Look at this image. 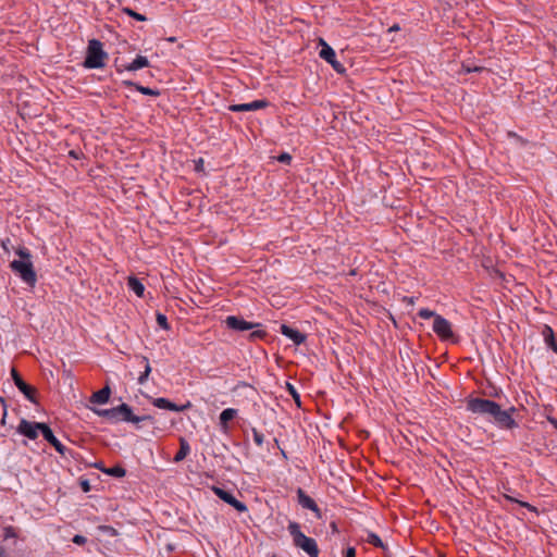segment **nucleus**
Returning <instances> with one entry per match:
<instances>
[{"label":"nucleus","instance_id":"obj_1","mask_svg":"<svg viewBox=\"0 0 557 557\" xmlns=\"http://www.w3.org/2000/svg\"><path fill=\"white\" fill-rule=\"evenodd\" d=\"M95 412L113 423L119 421L139 423L147 420L152 421L153 419L151 416H135L127 404H121L120 406L111 409L95 410Z\"/></svg>","mask_w":557,"mask_h":557},{"label":"nucleus","instance_id":"obj_2","mask_svg":"<svg viewBox=\"0 0 557 557\" xmlns=\"http://www.w3.org/2000/svg\"><path fill=\"white\" fill-rule=\"evenodd\" d=\"M21 260H13L10 264L12 271L17 273L20 277L29 286H35L37 275L34 270L33 263L29 260L30 253L26 248H21L16 251Z\"/></svg>","mask_w":557,"mask_h":557},{"label":"nucleus","instance_id":"obj_3","mask_svg":"<svg viewBox=\"0 0 557 557\" xmlns=\"http://www.w3.org/2000/svg\"><path fill=\"white\" fill-rule=\"evenodd\" d=\"M288 532L293 537L294 545L298 548H301L304 552H306L310 557H318L319 556V547L317 542L306 536L300 531V525L297 522H289L288 524Z\"/></svg>","mask_w":557,"mask_h":557},{"label":"nucleus","instance_id":"obj_4","mask_svg":"<svg viewBox=\"0 0 557 557\" xmlns=\"http://www.w3.org/2000/svg\"><path fill=\"white\" fill-rule=\"evenodd\" d=\"M108 58L107 52L102 48L101 41L91 39L88 42L87 54L84 66L87 69H100L104 66V60Z\"/></svg>","mask_w":557,"mask_h":557},{"label":"nucleus","instance_id":"obj_5","mask_svg":"<svg viewBox=\"0 0 557 557\" xmlns=\"http://www.w3.org/2000/svg\"><path fill=\"white\" fill-rule=\"evenodd\" d=\"M433 332L443 342H451L454 344L459 342V337L455 335L453 331L451 323L442 315L435 317V320L433 321Z\"/></svg>","mask_w":557,"mask_h":557},{"label":"nucleus","instance_id":"obj_6","mask_svg":"<svg viewBox=\"0 0 557 557\" xmlns=\"http://www.w3.org/2000/svg\"><path fill=\"white\" fill-rule=\"evenodd\" d=\"M498 404L494 400L484 399V398H471L467 403V408L473 413L481 414H490L494 416L496 409H498Z\"/></svg>","mask_w":557,"mask_h":557},{"label":"nucleus","instance_id":"obj_7","mask_svg":"<svg viewBox=\"0 0 557 557\" xmlns=\"http://www.w3.org/2000/svg\"><path fill=\"white\" fill-rule=\"evenodd\" d=\"M44 428H46V423L30 422L22 419L17 426V432L29 440H36L38 437V432H44Z\"/></svg>","mask_w":557,"mask_h":557},{"label":"nucleus","instance_id":"obj_8","mask_svg":"<svg viewBox=\"0 0 557 557\" xmlns=\"http://www.w3.org/2000/svg\"><path fill=\"white\" fill-rule=\"evenodd\" d=\"M11 375L16 387L25 395V397L32 403H37L36 395L37 389L34 386L28 385L23 377L20 375L15 368H12Z\"/></svg>","mask_w":557,"mask_h":557},{"label":"nucleus","instance_id":"obj_9","mask_svg":"<svg viewBox=\"0 0 557 557\" xmlns=\"http://www.w3.org/2000/svg\"><path fill=\"white\" fill-rule=\"evenodd\" d=\"M515 411V407H511L508 410H502L500 406H498V409H496L493 418L500 428L511 430L517 426V422L511 416Z\"/></svg>","mask_w":557,"mask_h":557},{"label":"nucleus","instance_id":"obj_10","mask_svg":"<svg viewBox=\"0 0 557 557\" xmlns=\"http://www.w3.org/2000/svg\"><path fill=\"white\" fill-rule=\"evenodd\" d=\"M320 44L322 46V49L320 50V57L325 60L326 62H329L332 67L337 72V73H344L345 72V67L342 63H339L337 60H336V54H335V51L332 47H330L323 39H320Z\"/></svg>","mask_w":557,"mask_h":557},{"label":"nucleus","instance_id":"obj_11","mask_svg":"<svg viewBox=\"0 0 557 557\" xmlns=\"http://www.w3.org/2000/svg\"><path fill=\"white\" fill-rule=\"evenodd\" d=\"M225 325L233 331H249L261 326L260 323L248 322L242 317L228 315L224 321Z\"/></svg>","mask_w":557,"mask_h":557},{"label":"nucleus","instance_id":"obj_12","mask_svg":"<svg viewBox=\"0 0 557 557\" xmlns=\"http://www.w3.org/2000/svg\"><path fill=\"white\" fill-rule=\"evenodd\" d=\"M212 491L220 499L234 507L238 512L247 511V506L237 500L232 493L218 486H212Z\"/></svg>","mask_w":557,"mask_h":557},{"label":"nucleus","instance_id":"obj_13","mask_svg":"<svg viewBox=\"0 0 557 557\" xmlns=\"http://www.w3.org/2000/svg\"><path fill=\"white\" fill-rule=\"evenodd\" d=\"M152 405L160 409H166V410L178 411V412L188 410L193 407V404L189 400H187L183 405H176L163 397L154 398L152 400Z\"/></svg>","mask_w":557,"mask_h":557},{"label":"nucleus","instance_id":"obj_14","mask_svg":"<svg viewBox=\"0 0 557 557\" xmlns=\"http://www.w3.org/2000/svg\"><path fill=\"white\" fill-rule=\"evenodd\" d=\"M270 106L269 101L265 99H258L249 103L242 104H231L228 106V110L232 112H245V111H256L260 109H265Z\"/></svg>","mask_w":557,"mask_h":557},{"label":"nucleus","instance_id":"obj_15","mask_svg":"<svg viewBox=\"0 0 557 557\" xmlns=\"http://www.w3.org/2000/svg\"><path fill=\"white\" fill-rule=\"evenodd\" d=\"M297 498H298V503L301 507L313 511L315 517L318 519H321L322 512H321L320 508L318 507L317 503L314 502L313 498H311L309 495H307L302 488L297 490Z\"/></svg>","mask_w":557,"mask_h":557},{"label":"nucleus","instance_id":"obj_16","mask_svg":"<svg viewBox=\"0 0 557 557\" xmlns=\"http://www.w3.org/2000/svg\"><path fill=\"white\" fill-rule=\"evenodd\" d=\"M42 436L44 438L54 447V449L62 456L65 455L66 447L54 436L52 430L48 424L44 428Z\"/></svg>","mask_w":557,"mask_h":557},{"label":"nucleus","instance_id":"obj_17","mask_svg":"<svg viewBox=\"0 0 557 557\" xmlns=\"http://www.w3.org/2000/svg\"><path fill=\"white\" fill-rule=\"evenodd\" d=\"M281 332L283 335L290 338L294 342V344H296V345H300V344L305 343V341H306L305 334L300 333L299 331H297L286 324H282Z\"/></svg>","mask_w":557,"mask_h":557},{"label":"nucleus","instance_id":"obj_18","mask_svg":"<svg viewBox=\"0 0 557 557\" xmlns=\"http://www.w3.org/2000/svg\"><path fill=\"white\" fill-rule=\"evenodd\" d=\"M110 395H111V389H110L109 385H106L104 387L95 392L90 396V403L99 404V405L106 404L109 401Z\"/></svg>","mask_w":557,"mask_h":557},{"label":"nucleus","instance_id":"obj_19","mask_svg":"<svg viewBox=\"0 0 557 557\" xmlns=\"http://www.w3.org/2000/svg\"><path fill=\"white\" fill-rule=\"evenodd\" d=\"M542 335L545 343L557 354V342L555 341L554 331L549 325H544Z\"/></svg>","mask_w":557,"mask_h":557},{"label":"nucleus","instance_id":"obj_20","mask_svg":"<svg viewBox=\"0 0 557 557\" xmlns=\"http://www.w3.org/2000/svg\"><path fill=\"white\" fill-rule=\"evenodd\" d=\"M149 66V61L146 57H143V55H137L133 62H131L129 64L125 65L124 69L126 71H129V72H134V71H137L139 69H143V67H147Z\"/></svg>","mask_w":557,"mask_h":557},{"label":"nucleus","instance_id":"obj_21","mask_svg":"<svg viewBox=\"0 0 557 557\" xmlns=\"http://www.w3.org/2000/svg\"><path fill=\"white\" fill-rule=\"evenodd\" d=\"M123 85H125L127 87H134L136 90H138L143 95L154 96V97L160 95L159 90L138 85L132 81H124Z\"/></svg>","mask_w":557,"mask_h":557},{"label":"nucleus","instance_id":"obj_22","mask_svg":"<svg viewBox=\"0 0 557 557\" xmlns=\"http://www.w3.org/2000/svg\"><path fill=\"white\" fill-rule=\"evenodd\" d=\"M190 451L188 442L185 438L180 440V449L174 456V461L178 462L184 460Z\"/></svg>","mask_w":557,"mask_h":557},{"label":"nucleus","instance_id":"obj_23","mask_svg":"<svg viewBox=\"0 0 557 557\" xmlns=\"http://www.w3.org/2000/svg\"><path fill=\"white\" fill-rule=\"evenodd\" d=\"M127 285L138 297L144 296L145 287L139 280L134 276H129L127 280Z\"/></svg>","mask_w":557,"mask_h":557},{"label":"nucleus","instance_id":"obj_24","mask_svg":"<svg viewBox=\"0 0 557 557\" xmlns=\"http://www.w3.org/2000/svg\"><path fill=\"white\" fill-rule=\"evenodd\" d=\"M98 469H100L102 472H104L106 474H109V475H112V476H115V478H123L125 476L126 474V470L122 467V466H114V467H111V468H102L100 466H96Z\"/></svg>","mask_w":557,"mask_h":557},{"label":"nucleus","instance_id":"obj_25","mask_svg":"<svg viewBox=\"0 0 557 557\" xmlns=\"http://www.w3.org/2000/svg\"><path fill=\"white\" fill-rule=\"evenodd\" d=\"M237 416V410L233 408L224 409L220 414V423L225 428L228 421L233 420Z\"/></svg>","mask_w":557,"mask_h":557},{"label":"nucleus","instance_id":"obj_26","mask_svg":"<svg viewBox=\"0 0 557 557\" xmlns=\"http://www.w3.org/2000/svg\"><path fill=\"white\" fill-rule=\"evenodd\" d=\"M366 542L371 544V545H373V546H375V547L382 548V549L386 548L385 544L382 542L380 536L376 535L375 533H372V532L368 533Z\"/></svg>","mask_w":557,"mask_h":557},{"label":"nucleus","instance_id":"obj_27","mask_svg":"<svg viewBox=\"0 0 557 557\" xmlns=\"http://www.w3.org/2000/svg\"><path fill=\"white\" fill-rule=\"evenodd\" d=\"M503 497H504L506 500H508V502L519 504L521 507H524V508L529 509L530 511H533V512H535V513H537V512H539V511H537V509H536V507H534L533 505H531V504H529V503H527V502L519 500V499H517V498H515V497H512V496H510V495H508V494H504V495H503Z\"/></svg>","mask_w":557,"mask_h":557},{"label":"nucleus","instance_id":"obj_28","mask_svg":"<svg viewBox=\"0 0 557 557\" xmlns=\"http://www.w3.org/2000/svg\"><path fill=\"white\" fill-rule=\"evenodd\" d=\"M141 359L145 362V371L138 377V383L139 384H144L147 381V379H148V376H149V374L151 372V367L149 364V359L146 356H143Z\"/></svg>","mask_w":557,"mask_h":557},{"label":"nucleus","instance_id":"obj_29","mask_svg":"<svg viewBox=\"0 0 557 557\" xmlns=\"http://www.w3.org/2000/svg\"><path fill=\"white\" fill-rule=\"evenodd\" d=\"M122 12L139 22H145L147 20V17L145 15L137 13L136 11H134L133 9H131L128 7L122 8Z\"/></svg>","mask_w":557,"mask_h":557},{"label":"nucleus","instance_id":"obj_30","mask_svg":"<svg viewBox=\"0 0 557 557\" xmlns=\"http://www.w3.org/2000/svg\"><path fill=\"white\" fill-rule=\"evenodd\" d=\"M268 333L264 330H255L249 334V341L264 339Z\"/></svg>","mask_w":557,"mask_h":557},{"label":"nucleus","instance_id":"obj_31","mask_svg":"<svg viewBox=\"0 0 557 557\" xmlns=\"http://www.w3.org/2000/svg\"><path fill=\"white\" fill-rule=\"evenodd\" d=\"M418 315L422 319L433 318L435 320V317L438 314L428 308H422L419 310Z\"/></svg>","mask_w":557,"mask_h":557},{"label":"nucleus","instance_id":"obj_32","mask_svg":"<svg viewBox=\"0 0 557 557\" xmlns=\"http://www.w3.org/2000/svg\"><path fill=\"white\" fill-rule=\"evenodd\" d=\"M157 322L158 324L164 329V330H169L170 329V325H169V322H168V319L164 314H161V313H158L157 314Z\"/></svg>","mask_w":557,"mask_h":557},{"label":"nucleus","instance_id":"obj_33","mask_svg":"<svg viewBox=\"0 0 557 557\" xmlns=\"http://www.w3.org/2000/svg\"><path fill=\"white\" fill-rule=\"evenodd\" d=\"M287 389L290 393V395L293 396V398L295 399V401L297 403V405L299 406L300 397H299V394L296 392L295 387L292 384L287 383Z\"/></svg>","mask_w":557,"mask_h":557},{"label":"nucleus","instance_id":"obj_34","mask_svg":"<svg viewBox=\"0 0 557 557\" xmlns=\"http://www.w3.org/2000/svg\"><path fill=\"white\" fill-rule=\"evenodd\" d=\"M253 433V441L257 445H262L263 443V434L258 432L256 429L252 430Z\"/></svg>","mask_w":557,"mask_h":557},{"label":"nucleus","instance_id":"obj_35","mask_svg":"<svg viewBox=\"0 0 557 557\" xmlns=\"http://www.w3.org/2000/svg\"><path fill=\"white\" fill-rule=\"evenodd\" d=\"M72 541H73V543H75L77 545H84V544H86L87 539L83 535L76 534V535H74Z\"/></svg>","mask_w":557,"mask_h":557},{"label":"nucleus","instance_id":"obj_36","mask_svg":"<svg viewBox=\"0 0 557 557\" xmlns=\"http://www.w3.org/2000/svg\"><path fill=\"white\" fill-rule=\"evenodd\" d=\"M79 486H81L82 491L85 493H88L91 488L88 480H82L79 482Z\"/></svg>","mask_w":557,"mask_h":557},{"label":"nucleus","instance_id":"obj_37","mask_svg":"<svg viewBox=\"0 0 557 557\" xmlns=\"http://www.w3.org/2000/svg\"><path fill=\"white\" fill-rule=\"evenodd\" d=\"M277 160L282 163H289L292 160V157L288 153H282L278 156Z\"/></svg>","mask_w":557,"mask_h":557},{"label":"nucleus","instance_id":"obj_38","mask_svg":"<svg viewBox=\"0 0 557 557\" xmlns=\"http://www.w3.org/2000/svg\"><path fill=\"white\" fill-rule=\"evenodd\" d=\"M344 557H356V549L355 547H348L345 552Z\"/></svg>","mask_w":557,"mask_h":557},{"label":"nucleus","instance_id":"obj_39","mask_svg":"<svg viewBox=\"0 0 557 557\" xmlns=\"http://www.w3.org/2000/svg\"><path fill=\"white\" fill-rule=\"evenodd\" d=\"M403 301L406 302L407 305L409 306H413L414 302H416V298L414 297H408V296H405L403 298Z\"/></svg>","mask_w":557,"mask_h":557},{"label":"nucleus","instance_id":"obj_40","mask_svg":"<svg viewBox=\"0 0 557 557\" xmlns=\"http://www.w3.org/2000/svg\"><path fill=\"white\" fill-rule=\"evenodd\" d=\"M69 156L72 157L73 159H79V153L75 150H71L69 152Z\"/></svg>","mask_w":557,"mask_h":557},{"label":"nucleus","instance_id":"obj_41","mask_svg":"<svg viewBox=\"0 0 557 557\" xmlns=\"http://www.w3.org/2000/svg\"><path fill=\"white\" fill-rule=\"evenodd\" d=\"M400 29L399 25L398 24H394L393 26H391L388 28V32L392 33V32H398Z\"/></svg>","mask_w":557,"mask_h":557},{"label":"nucleus","instance_id":"obj_42","mask_svg":"<svg viewBox=\"0 0 557 557\" xmlns=\"http://www.w3.org/2000/svg\"><path fill=\"white\" fill-rule=\"evenodd\" d=\"M202 159L199 160V163L197 164L196 169L199 170L202 166Z\"/></svg>","mask_w":557,"mask_h":557},{"label":"nucleus","instance_id":"obj_43","mask_svg":"<svg viewBox=\"0 0 557 557\" xmlns=\"http://www.w3.org/2000/svg\"><path fill=\"white\" fill-rule=\"evenodd\" d=\"M0 557H5V556H4V549H3V547H1V546H0Z\"/></svg>","mask_w":557,"mask_h":557}]
</instances>
